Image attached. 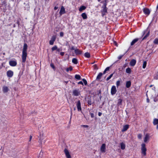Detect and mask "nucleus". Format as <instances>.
I'll return each instance as SVG.
<instances>
[{
	"instance_id": "nucleus-1",
	"label": "nucleus",
	"mask_w": 158,
	"mask_h": 158,
	"mask_svg": "<svg viewBox=\"0 0 158 158\" xmlns=\"http://www.w3.org/2000/svg\"><path fill=\"white\" fill-rule=\"evenodd\" d=\"M27 44L25 43L23 45V48L22 51V61L23 62H25L27 55Z\"/></svg>"
},
{
	"instance_id": "nucleus-2",
	"label": "nucleus",
	"mask_w": 158,
	"mask_h": 158,
	"mask_svg": "<svg viewBox=\"0 0 158 158\" xmlns=\"http://www.w3.org/2000/svg\"><path fill=\"white\" fill-rule=\"evenodd\" d=\"M106 0L105 1V2L103 3V5L102 7V9L101 10L102 15V17L106 15L107 14V8L106 6L107 3H106Z\"/></svg>"
},
{
	"instance_id": "nucleus-3",
	"label": "nucleus",
	"mask_w": 158,
	"mask_h": 158,
	"mask_svg": "<svg viewBox=\"0 0 158 158\" xmlns=\"http://www.w3.org/2000/svg\"><path fill=\"white\" fill-rule=\"evenodd\" d=\"M145 146V144L144 143H143L141 144V153L143 156H145L146 154V151H147V149Z\"/></svg>"
},
{
	"instance_id": "nucleus-4",
	"label": "nucleus",
	"mask_w": 158,
	"mask_h": 158,
	"mask_svg": "<svg viewBox=\"0 0 158 158\" xmlns=\"http://www.w3.org/2000/svg\"><path fill=\"white\" fill-rule=\"evenodd\" d=\"M100 151L101 152L104 153L106 151V145L105 143H103L100 148Z\"/></svg>"
},
{
	"instance_id": "nucleus-5",
	"label": "nucleus",
	"mask_w": 158,
	"mask_h": 158,
	"mask_svg": "<svg viewBox=\"0 0 158 158\" xmlns=\"http://www.w3.org/2000/svg\"><path fill=\"white\" fill-rule=\"evenodd\" d=\"M9 64L11 66H15L16 65L17 62L16 60H11L9 61Z\"/></svg>"
},
{
	"instance_id": "nucleus-6",
	"label": "nucleus",
	"mask_w": 158,
	"mask_h": 158,
	"mask_svg": "<svg viewBox=\"0 0 158 158\" xmlns=\"http://www.w3.org/2000/svg\"><path fill=\"white\" fill-rule=\"evenodd\" d=\"M64 152L67 158H71V156L69 154V152L67 149L65 148L64 150Z\"/></svg>"
},
{
	"instance_id": "nucleus-7",
	"label": "nucleus",
	"mask_w": 158,
	"mask_h": 158,
	"mask_svg": "<svg viewBox=\"0 0 158 158\" xmlns=\"http://www.w3.org/2000/svg\"><path fill=\"white\" fill-rule=\"evenodd\" d=\"M76 106L78 111H81V104L80 101H78L76 103Z\"/></svg>"
},
{
	"instance_id": "nucleus-8",
	"label": "nucleus",
	"mask_w": 158,
	"mask_h": 158,
	"mask_svg": "<svg viewBox=\"0 0 158 158\" xmlns=\"http://www.w3.org/2000/svg\"><path fill=\"white\" fill-rule=\"evenodd\" d=\"M13 72L11 70H8L6 74L8 77H11L13 75Z\"/></svg>"
},
{
	"instance_id": "nucleus-9",
	"label": "nucleus",
	"mask_w": 158,
	"mask_h": 158,
	"mask_svg": "<svg viewBox=\"0 0 158 158\" xmlns=\"http://www.w3.org/2000/svg\"><path fill=\"white\" fill-rule=\"evenodd\" d=\"M56 36L55 35H53L51 39V40L49 41V44L51 45H52L53 44L54 42L55 41L56 39Z\"/></svg>"
},
{
	"instance_id": "nucleus-10",
	"label": "nucleus",
	"mask_w": 158,
	"mask_h": 158,
	"mask_svg": "<svg viewBox=\"0 0 158 158\" xmlns=\"http://www.w3.org/2000/svg\"><path fill=\"white\" fill-rule=\"evenodd\" d=\"M75 52L77 55H81L82 53V51L77 48L75 50Z\"/></svg>"
},
{
	"instance_id": "nucleus-11",
	"label": "nucleus",
	"mask_w": 158,
	"mask_h": 158,
	"mask_svg": "<svg viewBox=\"0 0 158 158\" xmlns=\"http://www.w3.org/2000/svg\"><path fill=\"white\" fill-rule=\"evenodd\" d=\"M116 92V87L115 86H113L111 89V93L112 95L115 94Z\"/></svg>"
},
{
	"instance_id": "nucleus-12",
	"label": "nucleus",
	"mask_w": 158,
	"mask_h": 158,
	"mask_svg": "<svg viewBox=\"0 0 158 158\" xmlns=\"http://www.w3.org/2000/svg\"><path fill=\"white\" fill-rule=\"evenodd\" d=\"M150 138V136L149 134H147L145 135V137L144 139V142H147L149 140Z\"/></svg>"
},
{
	"instance_id": "nucleus-13",
	"label": "nucleus",
	"mask_w": 158,
	"mask_h": 158,
	"mask_svg": "<svg viewBox=\"0 0 158 158\" xmlns=\"http://www.w3.org/2000/svg\"><path fill=\"white\" fill-rule=\"evenodd\" d=\"M65 8L63 6H62L60 9V15L64 14L65 13Z\"/></svg>"
},
{
	"instance_id": "nucleus-14",
	"label": "nucleus",
	"mask_w": 158,
	"mask_h": 158,
	"mask_svg": "<svg viewBox=\"0 0 158 158\" xmlns=\"http://www.w3.org/2000/svg\"><path fill=\"white\" fill-rule=\"evenodd\" d=\"M136 61L135 59L132 60L130 63V64L131 66H134L136 64Z\"/></svg>"
},
{
	"instance_id": "nucleus-15",
	"label": "nucleus",
	"mask_w": 158,
	"mask_h": 158,
	"mask_svg": "<svg viewBox=\"0 0 158 158\" xmlns=\"http://www.w3.org/2000/svg\"><path fill=\"white\" fill-rule=\"evenodd\" d=\"M129 125H126L123 126V128L122 130V132H124L126 131L129 128Z\"/></svg>"
},
{
	"instance_id": "nucleus-16",
	"label": "nucleus",
	"mask_w": 158,
	"mask_h": 158,
	"mask_svg": "<svg viewBox=\"0 0 158 158\" xmlns=\"http://www.w3.org/2000/svg\"><path fill=\"white\" fill-rule=\"evenodd\" d=\"M143 11L145 14L147 15H149L150 13L149 10L147 8H144L143 10Z\"/></svg>"
},
{
	"instance_id": "nucleus-17",
	"label": "nucleus",
	"mask_w": 158,
	"mask_h": 158,
	"mask_svg": "<svg viewBox=\"0 0 158 158\" xmlns=\"http://www.w3.org/2000/svg\"><path fill=\"white\" fill-rule=\"evenodd\" d=\"M2 90L4 93H5L8 91L9 89L7 86H4L2 87Z\"/></svg>"
},
{
	"instance_id": "nucleus-18",
	"label": "nucleus",
	"mask_w": 158,
	"mask_h": 158,
	"mask_svg": "<svg viewBox=\"0 0 158 158\" xmlns=\"http://www.w3.org/2000/svg\"><path fill=\"white\" fill-rule=\"evenodd\" d=\"M79 94L80 93L78 90H75L73 91V94L74 96H77L79 95Z\"/></svg>"
},
{
	"instance_id": "nucleus-19",
	"label": "nucleus",
	"mask_w": 158,
	"mask_h": 158,
	"mask_svg": "<svg viewBox=\"0 0 158 158\" xmlns=\"http://www.w3.org/2000/svg\"><path fill=\"white\" fill-rule=\"evenodd\" d=\"M102 75L103 73H99L97 77L96 80H99L101 78Z\"/></svg>"
},
{
	"instance_id": "nucleus-20",
	"label": "nucleus",
	"mask_w": 158,
	"mask_h": 158,
	"mask_svg": "<svg viewBox=\"0 0 158 158\" xmlns=\"http://www.w3.org/2000/svg\"><path fill=\"white\" fill-rule=\"evenodd\" d=\"M139 40L138 38H136L133 40L132 42L131 43V46H132L134 45L136 42H137Z\"/></svg>"
},
{
	"instance_id": "nucleus-21",
	"label": "nucleus",
	"mask_w": 158,
	"mask_h": 158,
	"mask_svg": "<svg viewBox=\"0 0 158 158\" xmlns=\"http://www.w3.org/2000/svg\"><path fill=\"white\" fill-rule=\"evenodd\" d=\"M86 7L84 6H82L79 9V10L80 12H82L83 10H85Z\"/></svg>"
},
{
	"instance_id": "nucleus-22",
	"label": "nucleus",
	"mask_w": 158,
	"mask_h": 158,
	"mask_svg": "<svg viewBox=\"0 0 158 158\" xmlns=\"http://www.w3.org/2000/svg\"><path fill=\"white\" fill-rule=\"evenodd\" d=\"M131 82L130 81H128L126 82V86L127 88H129L131 86Z\"/></svg>"
},
{
	"instance_id": "nucleus-23",
	"label": "nucleus",
	"mask_w": 158,
	"mask_h": 158,
	"mask_svg": "<svg viewBox=\"0 0 158 158\" xmlns=\"http://www.w3.org/2000/svg\"><path fill=\"white\" fill-rule=\"evenodd\" d=\"M120 145L121 148L122 150H124L125 149V144L122 142L120 143Z\"/></svg>"
},
{
	"instance_id": "nucleus-24",
	"label": "nucleus",
	"mask_w": 158,
	"mask_h": 158,
	"mask_svg": "<svg viewBox=\"0 0 158 158\" xmlns=\"http://www.w3.org/2000/svg\"><path fill=\"white\" fill-rule=\"evenodd\" d=\"M81 16L84 19H86L87 18L86 14L85 13H83L81 14Z\"/></svg>"
},
{
	"instance_id": "nucleus-25",
	"label": "nucleus",
	"mask_w": 158,
	"mask_h": 158,
	"mask_svg": "<svg viewBox=\"0 0 158 158\" xmlns=\"http://www.w3.org/2000/svg\"><path fill=\"white\" fill-rule=\"evenodd\" d=\"M72 62L74 64H76L77 63V60L75 58H73L72 60Z\"/></svg>"
},
{
	"instance_id": "nucleus-26",
	"label": "nucleus",
	"mask_w": 158,
	"mask_h": 158,
	"mask_svg": "<svg viewBox=\"0 0 158 158\" xmlns=\"http://www.w3.org/2000/svg\"><path fill=\"white\" fill-rule=\"evenodd\" d=\"M123 100L122 99H118V101L117 105L119 106L121 105L122 104Z\"/></svg>"
},
{
	"instance_id": "nucleus-27",
	"label": "nucleus",
	"mask_w": 158,
	"mask_h": 158,
	"mask_svg": "<svg viewBox=\"0 0 158 158\" xmlns=\"http://www.w3.org/2000/svg\"><path fill=\"white\" fill-rule=\"evenodd\" d=\"M153 124L155 125L158 124V119L155 118L154 119Z\"/></svg>"
},
{
	"instance_id": "nucleus-28",
	"label": "nucleus",
	"mask_w": 158,
	"mask_h": 158,
	"mask_svg": "<svg viewBox=\"0 0 158 158\" xmlns=\"http://www.w3.org/2000/svg\"><path fill=\"white\" fill-rule=\"evenodd\" d=\"M84 56L85 57L87 58H89L90 57V54L88 52H86L85 53Z\"/></svg>"
},
{
	"instance_id": "nucleus-29",
	"label": "nucleus",
	"mask_w": 158,
	"mask_h": 158,
	"mask_svg": "<svg viewBox=\"0 0 158 158\" xmlns=\"http://www.w3.org/2000/svg\"><path fill=\"white\" fill-rule=\"evenodd\" d=\"M131 70L130 68H128L126 69V72L127 73L130 74L131 73Z\"/></svg>"
},
{
	"instance_id": "nucleus-30",
	"label": "nucleus",
	"mask_w": 158,
	"mask_h": 158,
	"mask_svg": "<svg viewBox=\"0 0 158 158\" xmlns=\"http://www.w3.org/2000/svg\"><path fill=\"white\" fill-rule=\"evenodd\" d=\"M81 77L79 75H75V78L78 80H79L81 79Z\"/></svg>"
},
{
	"instance_id": "nucleus-31",
	"label": "nucleus",
	"mask_w": 158,
	"mask_h": 158,
	"mask_svg": "<svg viewBox=\"0 0 158 158\" xmlns=\"http://www.w3.org/2000/svg\"><path fill=\"white\" fill-rule=\"evenodd\" d=\"M147 63L146 61H143L142 67L143 69H145L146 68L147 65Z\"/></svg>"
},
{
	"instance_id": "nucleus-32",
	"label": "nucleus",
	"mask_w": 158,
	"mask_h": 158,
	"mask_svg": "<svg viewBox=\"0 0 158 158\" xmlns=\"http://www.w3.org/2000/svg\"><path fill=\"white\" fill-rule=\"evenodd\" d=\"M73 69V68H72V67L71 66H70L68 68H67L66 69V70L67 72H69V71H71Z\"/></svg>"
},
{
	"instance_id": "nucleus-33",
	"label": "nucleus",
	"mask_w": 158,
	"mask_h": 158,
	"mask_svg": "<svg viewBox=\"0 0 158 158\" xmlns=\"http://www.w3.org/2000/svg\"><path fill=\"white\" fill-rule=\"evenodd\" d=\"M113 73H112L111 74H110V76L109 77H107V78H106V81H108L109 80H110L113 76Z\"/></svg>"
},
{
	"instance_id": "nucleus-34",
	"label": "nucleus",
	"mask_w": 158,
	"mask_h": 158,
	"mask_svg": "<svg viewBox=\"0 0 158 158\" xmlns=\"http://www.w3.org/2000/svg\"><path fill=\"white\" fill-rule=\"evenodd\" d=\"M158 101V95L155 97L154 98V101L155 102H156Z\"/></svg>"
},
{
	"instance_id": "nucleus-35",
	"label": "nucleus",
	"mask_w": 158,
	"mask_h": 158,
	"mask_svg": "<svg viewBox=\"0 0 158 158\" xmlns=\"http://www.w3.org/2000/svg\"><path fill=\"white\" fill-rule=\"evenodd\" d=\"M154 43L155 44H158V39L156 38L155 39L154 41Z\"/></svg>"
},
{
	"instance_id": "nucleus-36",
	"label": "nucleus",
	"mask_w": 158,
	"mask_h": 158,
	"mask_svg": "<svg viewBox=\"0 0 158 158\" xmlns=\"http://www.w3.org/2000/svg\"><path fill=\"white\" fill-rule=\"evenodd\" d=\"M121 81V80H120V81L118 80V81L116 82V84L117 87H118Z\"/></svg>"
},
{
	"instance_id": "nucleus-37",
	"label": "nucleus",
	"mask_w": 158,
	"mask_h": 158,
	"mask_svg": "<svg viewBox=\"0 0 158 158\" xmlns=\"http://www.w3.org/2000/svg\"><path fill=\"white\" fill-rule=\"evenodd\" d=\"M57 47L56 46H54L52 48V51H54L55 50H57Z\"/></svg>"
},
{
	"instance_id": "nucleus-38",
	"label": "nucleus",
	"mask_w": 158,
	"mask_h": 158,
	"mask_svg": "<svg viewBox=\"0 0 158 158\" xmlns=\"http://www.w3.org/2000/svg\"><path fill=\"white\" fill-rule=\"evenodd\" d=\"M82 81H83V82H84V84L85 85H87V81H86V80H85V79H82Z\"/></svg>"
},
{
	"instance_id": "nucleus-39",
	"label": "nucleus",
	"mask_w": 158,
	"mask_h": 158,
	"mask_svg": "<svg viewBox=\"0 0 158 158\" xmlns=\"http://www.w3.org/2000/svg\"><path fill=\"white\" fill-rule=\"evenodd\" d=\"M149 35V32H148L147 33V34L145 35L144 36V37L143 38V40H144Z\"/></svg>"
},
{
	"instance_id": "nucleus-40",
	"label": "nucleus",
	"mask_w": 158,
	"mask_h": 158,
	"mask_svg": "<svg viewBox=\"0 0 158 158\" xmlns=\"http://www.w3.org/2000/svg\"><path fill=\"white\" fill-rule=\"evenodd\" d=\"M142 135L140 134H139L138 135V137L139 139H141L142 138Z\"/></svg>"
},
{
	"instance_id": "nucleus-41",
	"label": "nucleus",
	"mask_w": 158,
	"mask_h": 158,
	"mask_svg": "<svg viewBox=\"0 0 158 158\" xmlns=\"http://www.w3.org/2000/svg\"><path fill=\"white\" fill-rule=\"evenodd\" d=\"M50 66L51 67L53 68V69H55V67L54 65V64H52V63H51V64H50Z\"/></svg>"
},
{
	"instance_id": "nucleus-42",
	"label": "nucleus",
	"mask_w": 158,
	"mask_h": 158,
	"mask_svg": "<svg viewBox=\"0 0 158 158\" xmlns=\"http://www.w3.org/2000/svg\"><path fill=\"white\" fill-rule=\"evenodd\" d=\"M88 104L89 105H91V101L90 100H89L88 101Z\"/></svg>"
},
{
	"instance_id": "nucleus-43",
	"label": "nucleus",
	"mask_w": 158,
	"mask_h": 158,
	"mask_svg": "<svg viewBox=\"0 0 158 158\" xmlns=\"http://www.w3.org/2000/svg\"><path fill=\"white\" fill-rule=\"evenodd\" d=\"M64 35V33L62 32H61L60 33V36L61 37H63Z\"/></svg>"
},
{
	"instance_id": "nucleus-44",
	"label": "nucleus",
	"mask_w": 158,
	"mask_h": 158,
	"mask_svg": "<svg viewBox=\"0 0 158 158\" xmlns=\"http://www.w3.org/2000/svg\"><path fill=\"white\" fill-rule=\"evenodd\" d=\"M90 116L92 118H93L94 117V114L93 113H90Z\"/></svg>"
},
{
	"instance_id": "nucleus-45",
	"label": "nucleus",
	"mask_w": 158,
	"mask_h": 158,
	"mask_svg": "<svg viewBox=\"0 0 158 158\" xmlns=\"http://www.w3.org/2000/svg\"><path fill=\"white\" fill-rule=\"evenodd\" d=\"M78 84H81V85H83V82L82 81H80L78 83Z\"/></svg>"
},
{
	"instance_id": "nucleus-46",
	"label": "nucleus",
	"mask_w": 158,
	"mask_h": 158,
	"mask_svg": "<svg viewBox=\"0 0 158 158\" xmlns=\"http://www.w3.org/2000/svg\"><path fill=\"white\" fill-rule=\"evenodd\" d=\"M123 56V55L120 56H119L118 57V58L119 59H121L122 58V57Z\"/></svg>"
},
{
	"instance_id": "nucleus-47",
	"label": "nucleus",
	"mask_w": 158,
	"mask_h": 158,
	"mask_svg": "<svg viewBox=\"0 0 158 158\" xmlns=\"http://www.w3.org/2000/svg\"><path fill=\"white\" fill-rule=\"evenodd\" d=\"M109 69L110 67H107L105 69L106 70V71H107L109 70Z\"/></svg>"
},
{
	"instance_id": "nucleus-48",
	"label": "nucleus",
	"mask_w": 158,
	"mask_h": 158,
	"mask_svg": "<svg viewBox=\"0 0 158 158\" xmlns=\"http://www.w3.org/2000/svg\"><path fill=\"white\" fill-rule=\"evenodd\" d=\"M82 126L85 127H88V126L86 125H82Z\"/></svg>"
},
{
	"instance_id": "nucleus-49",
	"label": "nucleus",
	"mask_w": 158,
	"mask_h": 158,
	"mask_svg": "<svg viewBox=\"0 0 158 158\" xmlns=\"http://www.w3.org/2000/svg\"><path fill=\"white\" fill-rule=\"evenodd\" d=\"M32 139V136H31V135H30V138H29V141H31V140Z\"/></svg>"
},
{
	"instance_id": "nucleus-50",
	"label": "nucleus",
	"mask_w": 158,
	"mask_h": 158,
	"mask_svg": "<svg viewBox=\"0 0 158 158\" xmlns=\"http://www.w3.org/2000/svg\"><path fill=\"white\" fill-rule=\"evenodd\" d=\"M64 52H62L60 53V55L62 56H63L64 55Z\"/></svg>"
},
{
	"instance_id": "nucleus-51",
	"label": "nucleus",
	"mask_w": 158,
	"mask_h": 158,
	"mask_svg": "<svg viewBox=\"0 0 158 158\" xmlns=\"http://www.w3.org/2000/svg\"><path fill=\"white\" fill-rule=\"evenodd\" d=\"M71 50H75V49L74 48V47L73 46H72L71 48Z\"/></svg>"
},
{
	"instance_id": "nucleus-52",
	"label": "nucleus",
	"mask_w": 158,
	"mask_h": 158,
	"mask_svg": "<svg viewBox=\"0 0 158 158\" xmlns=\"http://www.w3.org/2000/svg\"><path fill=\"white\" fill-rule=\"evenodd\" d=\"M102 114V113L101 112H99L98 113V115L99 116H100Z\"/></svg>"
},
{
	"instance_id": "nucleus-53",
	"label": "nucleus",
	"mask_w": 158,
	"mask_h": 158,
	"mask_svg": "<svg viewBox=\"0 0 158 158\" xmlns=\"http://www.w3.org/2000/svg\"><path fill=\"white\" fill-rule=\"evenodd\" d=\"M147 102L148 103L149 102V99L148 98H147Z\"/></svg>"
},
{
	"instance_id": "nucleus-54",
	"label": "nucleus",
	"mask_w": 158,
	"mask_h": 158,
	"mask_svg": "<svg viewBox=\"0 0 158 158\" xmlns=\"http://www.w3.org/2000/svg\"><path fill=\"white\" fill-rule=\"evenodd\" d=\"M106 71H106V70L105 69L103 72V74H105L106 73Z\"/></svg>"
},
{
	"instance_id": "nucleus-55",
	"label": "nucleus",
	"mask_w": 158,
	"mask_h": 158,
	"mask_svg": "<svg viewBox=\"0 0 158 158\" xmlns=\"http://www.w3.org/2000/svg\"><path fill=\"white\" fill-rule=\"evenodd\" d=\"M71 116H70V119H71V118L72 116V112H71Z\"/></svg>"
},
{
	"instance_id": "nucleus-56",
	"label": "nucleus",
	"mask_w": 158,
	"mask_h": 158,
	"mask_svg": "<svg viewBox=\"0 0 158 158\" xmlns=\"http://www.w3.org/2000/svg\"><path fill=\"white\" fill-rule=\"evenodd\" d=\"M17 23L18 24V26H19V22L18 21L17 22Z\"/></svg>"
},
{
	"instance_id": "nucleus-57",
	"label": "nucleus",
	"mask_w": 158,
	"mask_h": 158,
	"mask_svg": "<svg viewBox=\"0 0 158 158\" xmlns=\"http://www.w3.org/2000/svg\"><path fill=\"white\" fill-rule=\"evenodd\" d=\"M57 7H54V10H56L57 9Z\"/></svg>"
},
{
	"instance_id": "nucleus-58",
	"label": "nucleus",
	"mask_w": 158,
	"mask_h": 158,
	"mask_svg": "<svg viewBox=\"0 0 158 158\" xmlns=\"http://www.w3.org/2000/svg\"><path fill=\"white\" fill-rule=\"evenodd\" d=\"M57 51L58 52H59L60 51V49H57Z\"/></svg>"
},
{
	"instance_id": "nucleus-59",
	"label": "nucleus",
	"mask_w": 158,
	"mask_h": 158,
	"mask_svg": "<svg viewBox=\"0 0 158 158\" xmlns=\"http://www.w3.org/2000/svg\"><path fill=\"white\" fill-rule=\"evenodd\" d=\"M157 126L156 128H157V129H158V124H157Z\"/></svg>"
},
{
	"instance_id": "nucleus-60",
	"label": "nucleus",
	"mask_w": 158,
	"mask_h": 158,
	"mask_svg": "<svg viewBox=\"0 0 158 158\" xmlns=\"http://www.w3.org/2000/svg\"><path fill=\"white\" fill-rule=\"evenodd\" d=\"M101 0H98V2H100L101 1Z\"/></svg>"
},
{
	"instance_id": "nucleus-61",
	"label": "nucleus",
	"mask_w": 158,
	"mask_h": 158,
	"mask_svg": "<svg viewBox=\"0 0 158 158\" xmlns=\"http://www.w3.org/2000/svg\"><path fill=\"white\" fill-rule=\"evenodd\" d=\"M74 110H76V108H74Z\"/></svg>"
},
{
	"instance_id": "nucleus-62",
	"label": "nucleus",
	"mask_w": 158,
	"mask_h": 158,
	"mask_svg": "<svg viewBox=\"0 0 158 158\" xmlns=\"http://www.w3.org/2000/svg\"><path fill=\"white\" fill-rule=\"evenodd\" d=\"M126 65H125L124 66V67H126Z\"/></svg>"
},
{
	"instance_id": "nucleus-63",
	"label": "nucleus",
	"mask_w": 158,
	"mask_h": 158,
	"mask_svg": "<svg viewBox=\"0 0 158 158\" xmlns=\"http://www.w3.org/2000/svg\"><path fill=\"white\" fill-rule=\"evenodd\" d=\"M152 85H150V87H152Z\"/></svg>"
},
{
	"instance_id": "nucleus-64",
	"label": "nucleus",
	"mask_w": 158,
	"mask_h": 158,
	"mask_svg": "<svg viewBox=\"0 0 158 158\" xmlns=\"http://www.w3.org/2000/svg\"><path fill=\"white\" fill-rule=\"evenodd\" d=\"M103 2H101V3H103Z\"/></svg>"
}]
</instances>
